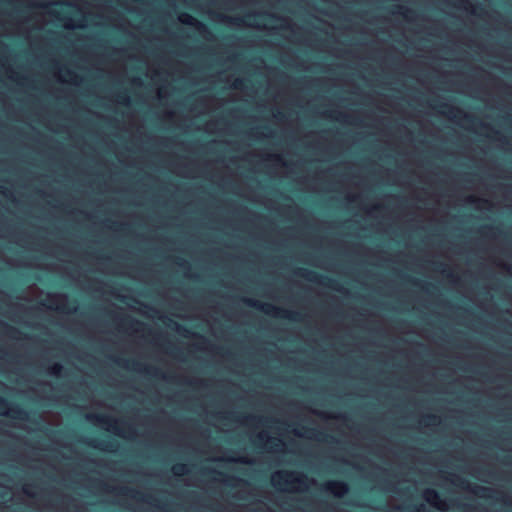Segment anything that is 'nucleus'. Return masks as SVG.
<instances>
[{
    "label": "nucleus",
    "mask_w": 512,
    "mask_h": 512,
    "mask_svg": "<svg viewBox=\"0 0 512 512\" xmlns=\"http://www.w3.org/2000/svg\"><path fill=\"white\" fill-rule=\"evenodd\" d=\"M271 484L280 492L303 493L315 486L317 481L302 472L277 470L271 475Z\"/></svg>",
    "instance_id": "f257e3e1"
},
{
    "label": "nucleus",
    "mask_w": 512,
    "mask_h": 512,
    "mask_svg": "<svg viewBox=\"0 0 512 512\" xmlns=\"http://www.w3.org/2000/svg\"><path fill=\"white\" fill-rule=\"evenodd\" d=\"M245 303L248 306L253 307V308H255L273 318L298 321L301 316L298 311L282 308V307L276 306L274 304L262 302L260 300H256L253 298H246Z\"/></svg>",
    "instance_id": "f03ea898"
},
{
    "label": "nucleus",
    "mask_w": 512,
    "mask_h": 512,
    "mask_svg": "<svg viewBox=\"0 0 512 512\" xmlns=\"http://www.w3.org/2000/svg\"><path fill=\"white\" fill-rule=\"evenodd\" d=\"M254 443L269 452L280 453L285 449V443L281 438L273 437L269 432L262 430L255 434Z\"/></svg>",
    "instance_id": "7ed1b4c3"
},
{
    "label": "nucleus",
    "mask_w": 512,
    "mask_h": 512,
    "mask_svg": "<svg viewBox=\"0 0 512 512\" xmlns=\"http://www.w3.org/2000/svg\"><path fill=\"white\" fill-rule=\"evenodd\" d=\"M0 414L8 415L14 419L29 420V413L21 406L11 404L7 399L0 396Z\"/></svg>",
    "instance_id": "20e7f679"
},
{
    "label": "nucleus",
    "mask_w": 512,
    "mask_h": 512,
    "mask_svg": "<svg viewBox=\"0 0 512 512\" xmlns=\"http://www.w3.org/2000/svg\"><path fill=\"white\" fill-rule=\"evenodd\" d=\"M177 19L180 23L193 27L201 36L205 38L211 35V32L206 24L199 21L187 12L180 13Z\"/></svg>",
    "instance_id": "39448f33"
},
{
    "label": "nucleus",
    "mask_w": 512,
    "mask_h": 512,
    "mask_svg": "<svg viewBox=\"0 0 512 512\" xmlns=\"http://www.w3.org/2000/svg\"><path fill=\"white\" fill-rule=\"evenodd\" d=\"M321 490L341 498L349 492V486L346 482L340 480H328L321 484Z\"/></svg>",
    "instance_id": "423d86ee"
},
{
    "label": "nucleus",
    "mask_w": 512,
    "mask_h": 512,
    "mask_svg": "<svg viewBox=\"0 0 512 512\" xmlns=\"http://www.w3.org/2000/svg\"><path fill=\"white\" fill-rule=\"evenodd\" d=\"M423 499L439 511L446 512L449 509L447 501L441 498L440 494L435 489H425L423 491Z\"/></svg>",
    "instance_id": "0eeeda50"
},
{
    "label": "nucleus",
    "mask_w": 512,
    "mask_h": 512,
    "mask_svg": "<svg viewBox=\"0 0 512 512\" xmlns=\"http://www.w3.org/2000/svg\"><path fill=\"white\" fill-rule=\"evenodd\" d=\"M49 302L57 303L56 309L63 313H70L75 311V305H70V301L67 295H53L49 297Z\"/></svg>",
    "instance_id": "6e6552de"
},
{
    "label": "nucleus",
    "mask_w": 512,
    "mask_h": 512,
    "mask_svg": "<svg viewBox=\"0 0 512 512\" xmlns=\"http://www.w3.org/2000/svg\"><path fill=\"white\" fill-rule=\"evenodd\" d=\"M111 431L116 435L123 437L125 439H133L136 436V429L129 426L124 427L123 423L120 421H115L111 424Z\"/></svg>",
    "instance_id": "1a4fd4ad"
},
{
    "label": "nucleus",
    "mask_w": 512,
    "mask_h": 512,
    "mask_svg": "<svg viewBox=\"0 0 512 512\" xmlns=\"http://www.w3.org/2000/svg\"><path fill=\"white\" fill-rule=\"evenodd\" d=\"M189 470H190L189 466L184 463L174 464L171 468L173 475H175L177 477H181V476L188 474Z\"/></svg>",
    "instance_id": "9d476101"
},
{
    "label": "nucleus",
    "mask_w": 512,
    "mask_h": 512,
    "mask_svg": "<svg viewBox=\"0 0 512 512\" xmlns=\"http://www.w3.org/2000/svg\"><path fill=\"white\" fill-rule=\"evenodd\" d=\"M266 160L272 162L273 164H275L279 167L286 166V161L281 154H276V153L269 154V155H267Z\"/></svg>",
    "instance_id": "9b49d317"
},
{
    "label": "nucleus",
    "mask_w": 512,
    "mask_h": 512,
    "mask_svg": "<svg viewBox=\"0 0 512 512\" xmlns=\"http://www.w3.org/2000/svg\"><path fill=\"white\" fill-rule=\"evenodd\" d=\"M244 422L253 424L256 427H260V426L264 425L265 418L262 417V416L252 415L251 414V415H248V416H246L244 418Z\"/></svg>",
    "instance_id": "f8f14e48"
},
{
    "label": "nucleus",
    "mask_w": 512,
    "mask_h": 512,
    "mask_svg": "<svg viewBox=\"0 0 512 512\" xmlns=\"http://www.w3.org/2000/svg\"><path fill=\"white\" fill-rule=\"evenodd\" d=\"M48 374L52 376H60L63 372V366L60 363H53L47 369Z\"/></svg>",
    "instance_id": "ddd939ff"
},
{
    "label": "nucleus",
    "mask_w": 512,
    "mask_h": 512,
    "mask_svg": "<svg viewBox=\"0 0 512 512\" xmlns=\"http://www.w3.org/2000/svg\"><path fill=\"white\" fill-rule=\"evenodd\" d=\"M118 102L125 106H129L131 104V98L128 94H124L119 97Z\"/></svg>",
    "instance_id": "4468645a"
},
{
    "label": "nucleus",
    "mask_w": 512,
    "mask_h": 512,
    "mask_svg": "<svg viewBox=\"0 0 512 512\" xmlns=\"http://www.w3.org/2000/svg\"><path fill=\"white\" fill-rule=\"evenodd\" d=\"M1 326H3L6 329L7 333H9V334H14V333L19 332L17 329H15L14 327H12L6 323H1Z\"/></svg>",
    "instance_id": "2eb2a0df"
},
{
    "label": "nucleus",
    "mask_w": 512,
    "mask_h": 512,
    "mask_svg": "<svg viewBox=\"0 0 512 512\" xmlns=\"http://www.w3.org/2000/svg\"><path fill=\"white\" fill-rule=\"evenodd\" d=\"M124 490H125V494H126V495L131 496V497H133V498H137V497H138V495H139V493H138V492H136V491H135V490H133V489H130V488H124Z\"/></svg>",
    "instance_id": "dca6fc26"
},
{
    "label": "nucleus",
    "mask_w": 512,
    "mask_h": 512,
    "mask_svg": "<svg viewBox=\"0 0 512 512\" xmlns=\"http://www.w3.org/2000/svg\"><path fill=\"white\" fill-rule=\"evenodd\" d=\"M424 422H429V423H432V424H436L438 423V417L436 416H428L427 418L424 419Z\"/></svg>",
    "instance_id": "f3484780"
},
{
    "label": "nucleus",
    "mask_w": 512,
    "mask_h": 512,
    "mask_svg": "<svg viewBox=\"0 0 512 512\" xmlns=\"http://www.w3.org/2000/svg\"><path fill=\"white\" fill-rule=\"evenodd\" d=\"M233 461L240 462V463H245V464L249 463V461L245 457H239L237 459H233Z\"/></svg>",
    "instance_id": "a211bd4d"
},
{
    "label": "nucleus",
    "mask_w": 512,
    "mask_h": 512,
    "mask_svg": "<svg viewBox=\"0 0 512 512\" xmlns=\"http://www.w3.org/2000/svg\"><path fill=\"white\" fill-rule=\"evenodd\" d=\"M476 200H477L476 197L473 195H470L467 197V202H469V203H475Z\"/></svg>",
    "instance_id": "6ab92c4d"
},
{
    "label": "nucleus",
    "mask_w": 512,
    "mask_h": 512,
    "mask_svg": "<svg viewBox=\"0 0 512 512\" xmlns=\"http://www.w3.org/2000/svg\"><path fill=\"white\" fill-rule=\"evenodd\" d=\"M481 203H482L483 207H489L490 206V203H489L488 200H482Z\"/></svg>",
    "instance_id": "aec40b11"
},
{
    "label": "nucleus",
    "mask_w": 512,
    "mask_h": 512,
    "mask_svg": "<svg viewBox=\"0 0 512 512\" xmlns=\"http://www.w3.org/2000/svg\"><path fill=\"white\" fill-rule=\"evenodd\" d=\"M64 73H65L66 75H68V76H71V75H72V71H71V70H69V69H67V68H65V69H64Z\"/></svg>",
    "instance_id": "412c9836"
},
{
    "label": "nucleus",
    "mask_w": 512,
    "mask_h": 512,
    "mask_svg": "<svg viewBox=\"0 0 512 512\" xmlns=\"http://www.w3.org/2000/svg\"><path fill=\"white\" fill-rule=\"evenodd\" d=\"M24 492L28 495V496H33L32 493H30L29 489H28V486L24 488Z\"/></svg>",
    "instance_id": "4be33fe9"
},
{
    "label": "nucleus",
    "mask_w": 512,
    "mask_h": 512,
    "mask_svg": "<svg viewBox=\"0 0 512 512\" xmlns=\"http://www.w3.org/2000/svg\"><path fill=\"white\" fill-rule=\"evenodd\" d=\"M240 82H241V81H240L239 79H237V80L234 82V86H235V87H238V85L240 84Z\"/></svg>",
    "instance_id": "5701e85b"
},
{
    "label": "nucleus",
    "mask_w": 512,
    "mask_h": 512,
    "mask_svg": "<svg viewBox=\"0 0 512 512\" xmlns=\"http://www.w3.org/2000/svg\"><path fill=\"white\" fill-rule=\"evenodd\" d=\"M102 420L103 419H102L101 415L98 414V418H97L98 424H100L102 422Z\"/></svg>",
    "instance_id": "b1692460"
}]
</instances>
